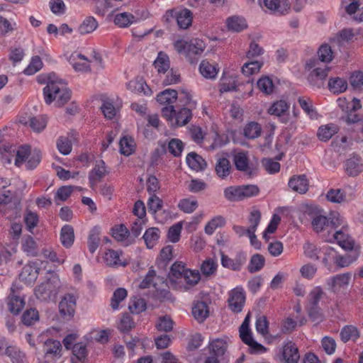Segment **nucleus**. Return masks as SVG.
I'll return each mask as SVG.
<instances>
[{
    "instance_id": "14",
    "label": "nucleus",
    "mask_w": 363,
    "mask_h": 363,
    "mask_svg": "<svg viewBox=\"0 0 363 363\" xmlns=\"http://www.w3.org/2000/svg\"><path fill=\"white\" fill-rule=\"evenodd\" d=\"M300 359L298 349L295 343L287 342L283 347L282 359L285 363H298Z\"/></svg>"
},
{
    "instance_id": "28",
    "label": "nucleus",
    "mask_w": 363,
    "mask_h": 363,
    "mask_svg": "<svg viewBox=\"0 0 363 363\" xmlns=\"http://www.w3.org/2000/svg\"><path fill=\"white\" fill-rule=\"evenodd\" d=\"M208 348L209 354L220 358L227 351L228 343L224 339H216L209 343Z\"/></svg>"
},
{
    "instance_id": "17",
    "label": "nucleus",
    "mask_w": 363,
    "mask_h": 363,
    "mask_svg": "<svg viewBox=\"0 0 363 363\" xmlns=\"http://www.w3.org/2000/svg\"><path fill=\"white\" fill-rule=\"evenodd\" d=\"M182 262H175L172 264L169 274V280L172 284H174L177 288H182V275L186 271H188Z\"/></svg>"
},
{
    "instance_id": "26",
    "label": "nucleus",
    "mask_w": 363,
    "mask_h": 363,
    "mask_svg": "<svg viewBox=\"0 0 363 363\" xmlns=\"http://www.w3.org/2000/svg\"><path fill=\"white\" fill-rule=\"evenodd\" d=\"M351 279L350 273L337 274L327 280V284L333 291H336L339 288L347 286Z\"/></svg>"
},
{
    "instance_id": "45",
    "label": "nucleus",
    "mask_w": 363,
    "mask_h": 363,
    "mask_svg": "<svg viewBox=\"0 0 363 363\" xmlns=\"http://www.w3.org/2000/svg\"><path fill=\"white\" fill-rule=\"evenodd\" d=\"M155 69L159 73L165 74L169 69V59L167 54L160 52L154 62Z\"/></svg>"
},
{
    "instance_id": "18",
    "label": "nucleus",
    "mask_w": 363,
    "mask_h": 363,
    "mask_svg": "<svg viewBox=\"0 0 363 363\" xmlns=\"http://www.w3.org/2000/svg\"><path fill=\"white\" fill-rule=\"evenodd\" d=\"M69 62L74 70L81 71V72H90V65L89 64V60L84 55L78 53L74 52L72 53L69 58Z\"/></svg>"
},
{
    "instance_id": "55",
    "label": "nucleus",
    "mask_w": 363,
    "mask_h": 363,
    "mask_svg": "<svg viewBox=\"0 0 363 363\" xmlns=\"http://www.w3.org/2000/svg\"><path fill=\"white\" fill-rule=\"evenodd\" d=\"M206 48L205 43L198 38L191 40L187 45V52L189 54L200 55Z\"/></svg>"
},
{
    "instance_id": "63",
    "label": "nucleus",
    "mask_w": 363,
    "mask_h": 363,
    "mask_svg": "<svg viewBox=\"0 0 363 363\" xmlns=\"http://www.w3.org/2000/svg\"><path fill=\"white\" fill-rule=\"evenodd\" d=\"M217 266L218 264L213 259L208 258L201 264V271L203 275L210 276L216 272Z\"/></svg>"
},
{
    "instance_id": "15",
    "label": "nucleus",
    "mask_w": 363,
    "mask_h": 363,
    "mask_svg": "<svg viewBox=\"0 0 363 363\" xmlns=\"http://www.w3.org/2000/svg\"><path fill=\"white\" fill-rule=\"evenodd\" d=\"M19 121L22 124L28 125L33 131L37 133L43 131L48 123L47 118L42 115L28 118L23 117Z\"/></svg>"
},
{
    "instance_id": "58",
    "label": "nucleus",
    "mask_w": 363,
    "mask_h": 363,
    "mask_svg": "<svg viewBox=\"0 0 363 363\" xmlns=\"http://www.w3.org/2000/svg\"><path fill=\"white\" fill-rule=\"evenodd\" d=\"M57 147L62 155H69L72 148V142L67 137L61 136L57 140Z\"/></svg>"
},
{
    "instance_id": "8",
    "label": "nucleus",
    "mask_w": 363,
    "mask_h": 363,
    "mask_svg": "<svg viewBox=\"0 0 363 363\" xmlns=\"http://www.w3.org/2000/svg\"><path fill=\"white\" fill-rule=\"evenodd\" d=\"M6 340L4 337H0V350L4 345ZM6 349L4 354L6 355L12 363H25L26 354L16 346H7L5 344Z\"/></svg>"
},
{
    "instance_id": "20",
    "label": "nucleus",
    "mask_w": 363,
    "mask_h": 363,
    "mask_svg": "<svg viewBox=\"0 0 363 363\" xmlns=\"http://www.w3.org/2000/svg\"><path fill=\"white\" fill-rule=\"evenodd\" d=\"M39 268L34 262L29 263L23 267L20 279L28 284H33L38 278L39 274Z\"/></svg>"
},
{
    "instance_id": "19",
    "label": "nucleus",
    "mask_w": 363,
    "mask_h": 363,
    "mask_svg": "<svg viewBox=\"0 0 363 363\" xmlns=\"http://www.w3.org/2000/svg\"><path fill=\"white\" fill-rule=\"evenodd\" d=\"M127 89L131 92L143 94L145 96H150L152 94V91L147 86L145 80L141 77H137L127 84Z\"/></svg>"
},
{
    "instance_id": "49",
    "label": "nucleus",
    "mask_w": 363,
    "mask_h": 363,
    "mask_svg": "<svg viewBox=\"0 0 363 363\" xmlns=\"http://www.w3.org/2000/svg\"><path fill=\"white\" fill-rule=\"evenodd\" d=\"M104 261L108 266L116 267L119 265L125 266V263L120 261V252L113 250H108L104 255Z\"/></svg>"
},
{
    "instance_id": "7",
    "label": "nucleus",
    "mask_w": 363,
    "mask_h": 363,
    "mask_svg": "<svg viewBox=\"0 0 363 363\" xmlns=\"http://www.w3.org/2000/svg\"><path fill=\"white\" fill-rule=\"evenodd\" d=\"M77 297L72 294H65L59 303L60 315L66 320H70L75 313Z\"/></svg>"
},
{
    "instance_id": "10",
    "label": "nucleus",
    "mask_w": 363,
    "mask_h": 363,
    "mask_svg": "<svg viewBox=\"0 0 363 363\" xmlns=\"http://www.w3.org/2000/svg\"><path fill=\"white\" fill-rule=\"evenodd\" d=\"M330 68L325 66L324 68L318 67L314 69L309 74L308 80L311 86L316 88H321L324 85Z\"/></svg>"
},
{
    "instance_id": "23",
    "label": "nucleus",
    "mask_w": 363,
    "mask_h": 363,
    "mask_svg": "<svg viewBox=\"0 0 363 363\" xmlns=\"http://www.w3.org/2000/svg\"><path fill=\"white\" fill-rule=\"evenodd\" d=\"M233 167L230 162L226 157H219L217 159L215 171L216 175L221 179H226L232 172Z\"/></svg>"
},
{
    "instance_id": "60",
    "label": "nucleus",
    "mask_w": 363,
    "mask_h": 363,
    "mask_svg": "<svg viewBox=\"0 0 363 363\" xmlns=\"http://www.w3.org/2000/svg\"><path fill=\"white\" fill-rule=\"evenodd\" d=\"M43 67V62L39 56L32 57L30 64L24 69L23 73L26 75H33L38 72Z\"/></svg>"
},
{
    "instance_id": "33",
    "label": "nucleus",
    "mask_w": 363,
    "mask_h": 363,
    "mask_svg": "<svg viewBox=\"0 0 363 363\" xmlns=\"http://www.w3.org/2000/svg\"><path fill=\"white\" fill-rule=\"evenodd\" d=\"M186 163L195 171H203L206 167V161L196 152H190L186 156Z\"/></svg>"
},
{
    "instance_id": "25",
    "label": "nucleus",
    "mask_w": 363,
    "mask_h": 363,
    "mask_svg": "<svg viewBox=\"0 0 363 363\" xmlns=\"http://www.w3.org/2000/svg\"><path fill=\"white\" fill-rule=\"evenodd\" d=\"M289 105L284 100H280L274 102L269 108L268 113L281 118V121L286 123L288 121L287 118L284 116L288 111Z\"/></svg>"
},
{
    "instance_id": "31",
    "label": "nucleus",
    "mask_w": 363,
    "mask_h": 363,
    "mask_svg": "<svg viewBox=\"0 0 363 363\" xmlns=\"http://www.w3.org/2000/svg\"><path fill=\"white\" fill-rule=\"evenodd\" d=\"M43 350L47 357H60L62 345L60 341L48 339L44 343Z\"/></svg>"
},
{
    "instance_id": "29",
    "label": "nucleus",
    "mask_w": 363,
    "mask_h": 363,
    "mask_svg": "<svg viewBox=\"0 0 363 363\" xmlns=\"http://www.w3.org/2000/svg\"><path fill=\"white\" fill-rule=\"evenodd\" d=\"M245 260V257L242 255H238L235 259H231L224 254L221 255L222 266L233 271H240Z\"/></svg>"
},
{
    "instance_id": "56",
    "label": "nucleus",
    "mask_w": 363,
    "mask_h": 363,
    "mask_svg": "<svg viewBox=\"0 0 363 363\" xmlns=\"http://www.w3.org/2000/svg\"><path fill=\"white\" fill-rule=\"evenodd\" d=\"M261 220V213L258 210L252 211L250 214L248 221L250 223L249 227L247 228V233H253L257 230Z\"/></svg>"
},
{
    "instance_id": "59",
    "label": "nucleus",
    "mask_w": 363,
    "mask_h": 363,
    "mask_svg": "<svg viewBox=\"0 0 363 363\" xmlns=\"http://www.w3.org/2000/svg\"><path fill=\"white\" fill-rule=\"evenodd\" d=\"M178 207L183 212L191 213L197 208L198 202L195 199H183L179 201Z\"/></svg>"
},
{
    "instance_id": "53",
    "label": "nucleus",
    "mask_w": 363,
    "mask_h": 363,
    "mask_svg": "<svg viewBox=\"0 0 363 363\" xmlns=\"http://www.w3.org/2000/svg\"><path fill=\"white\" fill-rule=\"evenodd\" d=\"M225 223V218L221 216H217L212 218L205 226V233L212 235L216 228L223 226Z\"/></svg>"
},
{
    "instance_id": "30",
    "label": "nucleus",
    "mask_w": 363,
    "mask_h": 363,
    "mask_svg": "<svg viewBox=\"0 0 363 363\" xmlns=\"http://www.w3.org/2000/svg\"><path fill=\"white\" fill-rule=\"evenodd\" d=\"M289 186L294 191L304 194L308 191V182L305 175L293 177L289 179Z\"/></svg>"
},
{
    "instance_id": "50",
    "label": "nucleus",
    "mask_w": 363,
    "mask_h": 363,
    "mask_svg": "<svg viewBox=\"0 0 363 363\" xmlns=\"http://www.w3.org/2000/svg\"><path fill=\"white\" fill-rule=\"evenodd\" d=\"M261 125L256 122H251L244 128V135L249 139H255L261 135Z\"/></svg>"
},
{
    "instance_id": "22",
    "label": "nucleus",
    "mask_w": 363,
    "mask_h": 363,
    "mask_svg": "<svg viewBox=\"0 0 363 363\" xmlns=\"http://www.w3.org/2000/svg\"><path fill=\"white\" fill-rule=\"evenodd\" d=\"M112 237L116 241L123 242L125 246H128L133 242V239L130 238V231L123 224L112 228Z\"/></svg>"
},
{
    "instance_id": "34",
    "label": "nucleus",
    "mask_w": 363,
    "mask_h": 363,
    "mask_svg": "<svg viewBox=\"0 0 363 363\" xmlns=\"http://www.w3.org/2000/svg\"><path fill=\"white\" fill-rule=\"evenodd\" d=\"M25 305V301L23 298L15 295L11 289V293L8 297V306L9 311L13 314H18Z\"/></svg>"
},
{
    "instance_id": "37",
    "label": "nucleus",
    "mask_w": 363,
    "mask_h": 363,
    "mask_svg": "<svg viewBox=\"0 0 363 363\" xmlns=\"http://www.w3.org/2000/svg\"><path fill=\"white\" fill-rule=\"evenodd\" d=\"M328 86L331 92L335 94H339L346 91L347 88V82L343 78H330L328 81Z\"/></svg>"
},
{
    "instance_id": "48",
    "label": "nucleus",
    "mask_w": 363,
    "mask_h": 363,
    "mask_svg": "<svg viewBox=\"0 0 363 363\" xmlns=\"http://www.w3.org/2000/svg\"><path fill=\"white\" fill-rule=\"evenodd\" d=\"M341 340L344 342H347L349 340H356L359 337V334L357 329L352 325H346L342 328L340 332Z\"/></svg>"
},
{
    "instance_id": "54",
    "label": "nucleus",
    "mask_w": 363,
    "mask_h": 363,
    "mask_svg": "<svg viewBox=\"0 0 363 363\" xmlns=\"http://www.w3.org/2000/svg\"><path fill=\"white\" fill-rule=\"evenodd\" d=\"M39 320L38 311L35 308L26 310L22 315V323L26 325H31L35 324Z\"/></svg>"
},
{
    "instance_id": "4",
    "label": "nucleus",
    "mask_w": 363,
    "mask_h": 363,
    "mask_svg": "<svg viewBox=\"0 0 363 363\" xmlns=\"http://www.w3.org/2000/svg\"><path fill=\"white\" fill-rule=\"evenodd\" d=\"M249 323L250 314H247L239 328L240 337L242 341L250 347L252 352L259 353L264 352L266 348L254 340L252 334L249 328Z\"/></svg>"
},
{
    "instance_id": "43",
    "label": "nucleus",
    "mask_w": 363,
    "mask_h": 363,
    "mask_svg": "<svg viewBox=\"0 0 363 363\" xmlns=\"http://www.w3.org/2000/svg\"><path fill=\"white\" fill-rule=\"evenodd\" d=\"M199 71L205 78L214 79L218 74V69L208 61L203 60L199 65Z\"/></svg>"
},
{
    "instance_id": "61",
    "label": "nucleus",
    "mask_w": 363,
    "mask_h": 363,
    "mask_svg": "<svg viewBox=\"0 0 363 363\" xmlns=\"http://www.w3.org/2000/svg\"><path fill=\"white\" fill-rule=\"evenodd\" d=\"M128 308L132 313L138 314L146 309V302L141 298H134L131 299Z\"/></svg>"
},
{
    "instance_id": "16",
    "label": "nucleus",
    "mask_w": 363,
    "mask_h": 363,
    "mask_svg": "<svg viewBox=\"0 0 363 363\" xmlns=\"http://www.w3.org/2000/svg\"><path fill=\"white\" fill-rule=\"evenodd\" d=\"M345 170L350 177H356L363 171V164L358 155H353L344 164Z\"/></svg>"
},
{
    "instance_id": "5",
    "label": "nucleus",
    "mask_w": 363,
    "mask_h": 363,
    "mask_svg": "<svg viewBox=\"0 0 363 363\" xmlns=\"http://www.w3.org/2000/svg\"><path fill=\"white\" fill-rule=\"evenodd\" d=\"M245 303V292L242 287L237 286L228 293V305L229 309L238 313L242 311Z\"/></svg>"
},
{
    "instance_id": "6",
    "label": "nucleus",
    "mask_w": 363,
    "mask_h": 363,
    "mask_svg": "<svg viewBox=\"0 0 363 363\" xmlns=\"http://www.w3.org/2000/svg\"><path fill=\"white\" fill-rule=\"evenodd\" d=\"M306 213L310 216L311 225L315 232H322L325 230V227L329 225V219L322 214V210L318 207H307Z\"/></svg>"
},
{
    "instance_id": "27",
    "label": "nucleus",
    "mask_w": 363,
    "mask_h": 363,
    "mask_svg": "<svg viewBox=\"0 0 363 363\" xmlns=\"http://www.w3.org/2000/svg\"><path fill=\"white\" fill-rule=\"evenodd\" d=\"M264 6L270 11L284 14L289 9V4L286 0H264Z\"/></svg>"
},
{
    "instance_id": "44",
    "label": "nucleus",
    "mask_w": 363,
    "mask_h": 363,
    "mask_svg": "<svg viewBox=\"0 0 363 363\" xmlns=\"http://www.w3.org/2000/svg\"><path fill=\"white\" fill-rule=\"evenodd\" d=\"M160 230L157 228H150L145 231L143 238L147 248H152L155 245L160 238Z\"/></svg>"
},
{
    "instance_id": "3",
    "label": "nucleus",
    "mask_w": 363,
    "mask_h": 363,
    "mask_svg": "<svg viewBox=\"0 0 363 363\" xmlns=\"http://www.w3.org/2000/svg\"><path fill=\"white\" fill-rule=\"evenodd\" d=\"M61 287L60 280L57 274L49 272L45 281L35 289V295L40 301H54Z\"/></svg>"
},
{
    "instance_id": "11",
    "label": "nucleus",
    "mask_w": 363,
    "mask_h": 363,
    "mask_svg": "<svg viewBox=\"0 0 363 363\" xmlns=\"http://www.w3.org/2000/svg\"><path fill=\"white\" fill-rule=\"evenodd\" d=\"M349 189L350 190H351V192L349 193L348 194L345 191L342 189H331L328 191L326 194V198L329 201L335 203H340L343 202L350 201L354 199V195L352 188L349 187Z\"/></svg>"
},
{
    "instance_id": "12",
    "label": "nucleus",
    "mask_w": 363,
    "mask_h": 363,
    "mask_svg": "<svg viewBox=\"0 0 363 363\" xmlns=\"http://www.w3.org/2000/svg\"><path fill=\"white\" fill-rule=\"evenodd\" d=\"M107 173L105 162L103 160L96 161L94 167L89 174L90 186L93 189Z\"/></svg>"
},
{
    "instance_id": "64",
    "label": "nucleus",
    "mask_w": 363,
    "mask_h": 363,
    "mask_svg": "<svg viewBox=\"0 0 363 363\" xmlns=\"http://www.w3.org/2000/svg\"><path fill=\"white\" fill-rule=\"evenodd\" d=\"M351 138L357 143H363V120L354 125V128H349Z\"/></svg>"
},
{
    "instance_id": "9",
    "label": "nucleus",
    "mask_w": 363,
    "mask_h": 363,
    "mask_svg": "<svg viewBox=\"0 0 363 363\" xmlns=\"http://www.w3.org/2000/svg\"><path fill=\"white\" fill-rule=\"evenodd\" d=\"M233 162L237 170L244 172L245 174L252 176L253 169L250 164L247 152H239L233 155Z\"/></svg>"
},
{
    "instance_id": "38",
    "label": "nucleus",
    "mask_w": 363,
    "mask_h": 363,
    "mask_svg": "<svg viewBox=\"0 0 363 363\" xmlns=\"http://www.w3.org/2000/svg\"><path fill=\"white\" fill-rule=\"evenodd\" d=\"M337 131L338 128L336 125L333 123L327 124L319 128L318 131V137L321 141H328L335 133H337Z\"/></svg>"
},
{
    "instance_id": "46",
    "label": "nucleus",
    "mask_w": 363,
    "mask_h": 363,
    "mask_svg": "<svg viewBox=\"0 0 363 363\" xmlns=\"http://www.w3.org/2000/svg\"><path fill=\"white\" fill-rule=\"evenodd\" d=\"M100 228L95 226L93 228L89 235L88 238V248L91 253H94L99 245V235H100Z\"/></svg>"
},
{
    "instance_id": "51",
    "label": "nucleus",
    "mask_w": 363,
    "mask_h": 363,
    "mask_svg": "<svg viewBox=\"0 0 363 363\" xmlns=\"http://www.w3.org/2000/svg\"><path fill=\"white\" fill-rule=\"evenodd\" d=\"M264 257L262 255L255 254L250 259L248 271L251 273L259 272L264 267Z\"/></svg>"
},
{
    "instance_id": "47",
    "label": "nucleus",
    "mask_w": 363,
    "mask_h": 363,
    "mask_svg": "<svg viewBox=\"0 0 363 363\" xmlns=\"http://www.w3.org/2000/svg\"><path fill=\"white\" fill-rule=\"evenodd\" d=\"M98 23L94 17L86 18L78 28V31L81 35H85L92 33L96 29Z\"/></svg>"
},
{
    "instance_id": "24",
    "label": "nucleus",
    "mask_w": 363,
    "mask_h": 363,
    "mask_svg": "<svg viewBox=\"0 0 363 363\" xmlns=\"http://www.w3.org/2000/svg\"><path fill=\"white\" fill-rule=\"evenodd\" d=\"M201 276L198 270H190L186 271L184 275H182V284L180 285L182 288L178 289L188 290L190 287L195 286L200 281Z\"/></svg>"
},
{
    "instance_id": "42",
    "label": "nucleus",
    "mask_w": 363,
    "mask_h": 363,
    "mask_svg": "<svg viewBox=\"0 0 363 363\" xmlns=\"http://www.w3.org/2000/svg\"><path fill=\"white\" fill-rule=\"evenodd\" d=\"M227 26L230 30L240 32L247 28V23L242 17L234 16L227 19Z\"/></svg>"
},
{
    "instance_id": "62",
    "label": "nucleus",
    "mask_w": 363,
    "mask_h": 363,
    "mask_svg": "<svg viewBox=\"0 0 363 363\" xmlns=\"http://www.w3.org/2000/svg\"><path fill=\"white\" fill-rule=\"evenodd\" d=\"M23 250L28 255L36 256L37 252V244L31 236L26 238L22 244Z\"/></svg>"
},
{
    "instance_id": "35",
    "label": "nucleus",
    "mask_w": 363,
    "mask_h": 363,
    "mask_svg": "<svg viewBox=\"0 0 363 363\" xmlns=\"http://www.w3.org/2000/svg\"><path fill=\"white\" fill-rule=\"evenodd\" d=\"M298 102L303 111L311 119H318V114L313 105V101L310 98L300 96Z\"/></svg>"
},
{
    "instance_id": "36",
    "label": "nucleus",
    "mask_w": 363,
    "mask_h": 363,
    "mask_svg": "<svg viewBox=\"0 0 363 363\" xmlns=\"http://www.w3.org/2000/svg\"><path fill=\"white\" fill-rule=\"evenodd\" d=\"M60 240L62 245L67 248L70 247L74 240V228L70 225H65L60 232Z\"/></svg>"
},
{
    "instance_id": "2",
    "label": "nucleus",
    "mask_w": 363,
    "mask_h": 363,
    "mask_svg": "<svg viewBox=\"0 0 363 363\" xmlns=\"http://www.w3.org/2000/svg\"><path fill=\"white\" fill-rule=\"evenodd\" d=\"M30 152V147L27 145L17 150L15 145L10 144L6 135L0 133V155L4 164H10L15 158V164L20 167L28 158Z\"/></svg>"
},
{
    "instance_id": "21",
    "label": "nucleus",
    "mask_w": 363,
    "mask_h": 363,
    "mask_svg": "<svg viewBox=\"0 0 363 363\" xmlns=\"http://www.w3.org/2000/svg\"><path fill=\"white\" fill-rule=\"evenodd\" d=\"M192 12L186 8L177 9L176 21L179 28L186 29L192 23Z\"/></svg>"
},
{
    "instance_id": "40",
    "label": "nucleus",
    "mask_w": 363,
    "mask_h": 363,
    "mask_svg": "<svg viewBox=\"0 0 363 363\" xmlns=\"http://www.w3.org/2000/svg\"><path fill=\"white\" fill-rule=\"evenodd\" d=\"M178 93L175 89H167L157 96V101L161 104H172L177 99Z\"/></svg>"
},
{
    "instance_id": "41",
    "label": "nucleus",
    "mask_w": 363,
    "mask_h": 363,
    "mask_svg": "<svg viewBox=\"0 0 363 363\" xmlns=\"http://www.w3.org/2000/svg\"><path fill=\"white\" fill-rule=\"evenodd\" d=\"M137 18L130 13L123 12L116 14L114 18V23L121 28H126L136 22Z\"/></svg>"
},
{
    "instance_id": "39",
    "label": "nucleus",
    "mask_w": 363,
    "mask_h": 363,
    "mask_svg": "<svg viewBox=\"0 0 363 363\" xmlns=\"http://www.w3.org/2000/svg\"><path fill=\"white\" fill-rule=\"evenodd\" d=\"M192 314L198 322L202 323L208 317V306L202 301L196 303L192 308Z\"/></svg>"
},
{
    "instance_id": "32",
    "label": "nucleus",
    "mask_w": 363,
    "mask_h": 363,
    "mask_svg": "<svg viewBox=\"0 0 363 363\" xmlns=\"http://www.w3.org/2000/svg\"><path fill=\"white\" fill-rule=\"evenodd\" d=\"M193 108H181L176 111V114L174 121V126H183L186 125L192 117L191 109Z\"/></svg>"
},
{
    "instance_id": "13",
    "label": "nucleus",
    "mask_w": 363,
    "mask_h": 363,
    "mask_svg": "<svg viewBox=\"0 0 363 363\" xmlns=\"http://www.w3.org/2000/svg\"><path fill=\"white\" fill-rule=\"evenodd\" d=\"M334 238L340 246L345 250H352L354 241L347 233V227L342 225L341 229L337 230L334 233Z\"/></svg>"
},
{
    "instance_id": "52",
    "label": "nucleus",
    "mask_w": 363,
    "mask_h": 363,
    "mask_svg": "<svg viewBox=\"0 0 363 363\" xmlns=\"http://www.w3.org/2000/svg\"><path fill=\"white\" fill-rule=\"evenodd\" d=\"M225 198L229 201H241L240 186H231L225 188L223 191Z\"/></svg>"
},
{
    "instance_id": "57",
    "label": "nucleus",
    "mask_w": 363,
    "mask_h": 363,
    "mask_svg": "<svg viewBox=\"0 0 363 363\" xmlns=\"http://www.w3.org/2000/svg\"><path fill=\"white\" fill-rule=\"evenodd\" d=\"M324 292L320 286L314 287L308 296V306H318L319 301Z\"/></svg>"
},
{
    "instance_id": "1",
    "label": "nucleus",
    "mask_w": 363,
    "mask_h": 363,
    "mask_svg": "<svg viewBox=\"0 0 363 363\" xmlns=\"http://www.w3.org/2000/svg\"><path fill=\"white\" fill-rule=\"evenodd\" d=\"M45 101L50 104L55 101L57 106L65 105L71 98V91L62 80L59 79L54 73L48 77L47 85L43 89Z\"/></svg>"
}]
</instances>
